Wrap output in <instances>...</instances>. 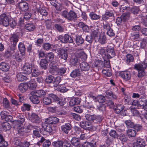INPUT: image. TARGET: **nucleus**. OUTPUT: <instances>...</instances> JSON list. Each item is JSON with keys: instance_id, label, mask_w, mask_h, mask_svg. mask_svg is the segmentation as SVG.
Wrapping results in <instances>:
<instances>
[{"instance_id": "obj_1", "label": "nucleus", "mask_w": 147, "mask_h": 147, "mask_svg": "<svg viewBox=\"0 0 147 147\" xmlns=\"http://www.w3.org/2000/svg\"><path fill=\"white\" fill-rule=\"evenodd\" d=\"M134 69L138 71L137 76L138 78H142L145 75L144 71L147 67V59H145L143 62L139 63H136L134 65Z\"/></svg>"}, {"instance_id": "obj_2", "label": "nucleus", "mask_w": 147, "mask_h": 147, "mask_svg": "<svg viewBox=\"0 0 147 147\" xmlns=\"http://www.w3.org/2000/svg\"><path fill=\"white\" fill-rule=\"evenodd\" d=\"M61 15L65 18L71 21L75 22L78 19L76 13L72 10H71L69 12L63 11Z\"/></svg>"}, {"instance_id": "obj_3", "label": "nucleus", "mask_w": 147, "mask_h": 147, "mask_svg": "<svg viewBox=\"0 0 147 147\" xmlns=\"http://www.w3.org/2000/svg\"><path fill=\"white\" fill-rule=\"evenodd\" d=\"M57 38L58 40L63 43H66L68 42L72 43L73 42V39L71 36L67 34H65L64 36L60 35Z\"/></svg>"}, {"instance_id": "obj_4", "label": "nucleus", "mask_w": 147, "mask_h": 147, "mask_svg": "<svg viewBox=\"0 0 147 147\" xmlns=\"http://www.w3.org/2000/svg\"><path fill=\"white\" fill-rule=\"evenodd\" d=\"M5 13L1 14L0 16V25L7 27L9 25V17Z\"/></svg>"}, {"instance_id": "obj_5", "label": "nucleus", "mask_w": 147, "mask_h": 147, "mask_svg": "<svg viewBox=\"0 0 147 147\" xmlns=\"http://www.w3.org/2000/svg\"><path fill=\"white\" fill-rule=\"evenodd\" d=\"M119 75L124 80L126 81H127L131 79V73L127 70L120 71Z\"/></svg>"}, {"instance_id": "obj_6", "label": "nucleus", "mask_w": 147, "mask_h": 147, "mask_svg": "<svg viewBox=\"0 0 147 147\" xmlns=\"http://www.w3.org/2000/svg\"><path fill=\"white\" fill-rule=\"evenodd\" d=\"M25 121V117L22 115H20L18 116V119L17 121H14L13 123V125L14 128H18L21 126Z\"/></svg>"}, {"instance_id": "obj_7", "label": "nucleus", "mask_w": 147, "mask_h": 147, "mask_svg": "<svg viewBox=\"0 0 147 147\" xmlns=\"http://www.w3.org/2000/svg\"><path fill=\"white\" fill-rule=\"evenodd\" d=\"M114 13L112 10L109 11L108 10H106L105 13L102 15L101 20L106 21L111 17H114Z\"/></svg>"}, {"instance_id": "obj_8", "label": "nucleus", "mask_w": 147, "mask_h": 147, "mask_svg": "<svg viewBox=\"0 0 147 147\" xmlns=\"http://www.w3.org/2000/svg\"><path fill=\"white\" fill-rule=\"evenodd\" d=\"M53 95H55V94H49L47 97H44L42 99V102L44 105H48L52 103V100L54 102V98H53Z\"/></svg>"}, {"instance_id": "obj_9", "label": "nucleus", "mask_w": 147, "mask_h": 147, "mask_svg": "<svg viewBox=\"0 0 147 147\" xmlns=\"http://www.w3.org/2000/svg\"><path fill=\"white\" fill-rule=\"evenodd\" d=\"M42 129L43 131H40V132L43 135L50 134L53 131L51 126L48 123H46L45 125L43 126Z\"/></svg>"}, {"instance_id": "obj_10", "label": "nucleus", "mask_w": 147, "mask_h": 147, "mask_svg": "<svg viewBox=\"0 0 147 147\" xmlns=\"http://www.w3.org/2000/svg\"><path fill=\"white\" fill-rule=\"evenodd\" d=\"M49 72L53 75H57L58 65L54 62H51L49 64Z\"/></svg>"}, {"instance_id": "obj_11", "label": "nucleus", "mask_w": 147, "mask_h": 147, "mask_svg": "<svg viewBox=\"0 0 147 147\" xmlns=\"http://www.w3.org/2000/svg\"><path fill=\"white\" fill-rule=\"evenodd\" d=\"M32 65L28 63H26L22 67L23 73L29 75L32 72Z\"/></svg>"}, {"instance_id": "obj_12", "label": "nucleus", "mask_w": 147, "mask_h": 147, "mask_svg": "<svg viewBox=\"0 0 147 147\" xmlns=\"http://www.w3.org/2000/svg\"><path fill=\"white\" fill-rule=\"evenodd\" d=\"M53 96L54 97L53 98H54V102L59 105L63 106L66 103V101L65 98L62 97L59 98L55 94Z\"/></svg>"}, {"instance_id": "obj_13", "label": "nucleus", "mask_w": 147, "mask_h": 147, "mask_svg": "<svg viewBox=\"0 0 147 147\" xmlns=\"http://www.w3.org/2000/svg\"><path fill=\"white\" fill-rule=\"evenodd\" d=\"M107 52V56L108 59H111L115 56V52L113 48L109 46H107L106 48Z\"/></svg>"}, {"instance_id": "obj_14", "label": "nucleus", "mask_w": 147, "mask_h": 147, "mask_svg": "<svg viewBox=\"0 0 147 147\" xmlns=\"http://www.w3.org/2000/svg\"><path fill=\"white\" fill-rule=\"evenodd\" d=\"M146 145V142L144 139L141 138L138 139L136 143L133 145V147H145Z\"/></svg>"}, {"instance_id": "obj_15", "label": "nucleus", "mask_w": 147, "mask_h": 147, "mask_svg": "<svg viewBox=\"0 0 147 147\" xmlns=\"http://www.w3.org/2000/svg\"><path fill=\"white\" fill-rule=\"evenodd\" d=\"M18 6L19 9L22 11H26L28 9V4L24 1L19 2Z\"/></svg>"}, {"instance_id": "obj_16", "label": "nucleus", "mask_w": 147, "mask_h": 147, "mask_svg": "<svg viewBox=\"0 0 147 147\" xmlns=\"http://www.w3.org/2000/svg\"><path fill=\"white\" fill-rule=\"evenodd\" d=\"M10 69L9 65L5 62H2L0 63V69L3 72L8 71Z\"/></svg>"}, {"instance_id": "obj_17", "label": "nucleus", "mask_w": 147, "mask_h": 147, "mask_svg": "<svg viewBox=\"0 0 147 147\" xmlns=\"http://www.w3.org/2000/svg\"><path fill=\"white\" fill-rule=\"evenodd\" d=\"M61 130L65 133L68 134L71 128V125L69 123H66L61 126Z\"/></svg>"}, {"instance_id": "obj_18", "label": "nucleus", "mask_w": 147, "mask_h": 147, "mask_svg": "<svg viewBox=\"0 0 147 147\" xmlns=\"http://www.w3.org/2000/svg\"><path fill=\"white\" fill-rule=\"evenodd\" d=\"M81 100V99L78 97H73L70 99L69 102V105L72 106L75 105H78L80 104Z\"/></svg>"}, {"instance_id": "obj_19", "label": "nucleus", "mask_w": 147, "mask_h": 147, "mask_svg": "<svg viewBox=\"0 0 147 147\" xmlns=\"http://www.w3.org/2000/svg\"><path fill=\"white\" fill-rule=\"evenodd\" d=\"M30 119V120L33 123H38L40 121V119L38 115L34 113H32Z\"/></svg>"}, {"instance_id": "obj_20", "label": "nucleus", "mask_w": 147, "mask_h": 147, "mask_svg": "<svg viewBox=\"0 0 147 147\" xmlns=\"http://www.w3.org/2000/svg\"><path fill=\"white\" fill-rule=\"evenodd\" d=\"M10 41L14 46H16L19 40V37L16 34H14L10 38Z\"/></svg>"}, {"instance_id": "obj_21", "label": "nucleus", "mask_w": 147, "mask_h": 147, "mask_svg": "<svg viewBox=\"0 0 147 147\" xmlns=\"http://www.w3.org/2000/svg\"><path fill=\"white\" fill-rule=\"evenodd\" d=\"M55 55L52 52H49L45 55V59L46 61L49 62H53L52 60L54 59Z\"/></svg>"}, {"instance_id": "obj_22", "label": "nucleus", "mask_w": 147, "mask_h": 147, "mask_svg": "<svg viewBox=\"0 0 147 147\" xmlns=\"http://www.w3.org/2000/svg\"><path fill=\"white\" fill-rule=\"evenodd\" d=\"M32 3L34 2L35 3L34 5H33V10L35 11L36 12H37L38 13L39 12L41 7V5L40 4L37 3L38 1L37 0H31Z\"/></svg>"}, {"instance_id": "obj_23", "label": "nucleus", "mask_w": 147, "mask_h": 147, "mask_svg": "<svg viewBox=\"0 0 147 147\" xmlns=\"http://www.w3.org/2000/svg\"><path fill=\"white\" fill-rule=\"evenodd\" d=\"M80 65L82 70L84 71H88L90 68L89 65L87 63L84 62H82Z\"/></svg>"}, {"instance_id": "obj_24", "label": "nucleus", "mask_w": 147, "mask_h": 147, "mask_svg": "<svg viewBox=\"0 0 147 147\" xmlns=\"http://www.w3.org/2000/svg\"><path fill=\"white\" fill-rule=\"evenodd\" d=\"M123 101L125 104L131 105L132 99L131 98L130 94H125L124 96Z\"/></svg>"}, {"instance_id": "obj_25", "label": "nucleus", "mask_w": 147, "mask_h": 147, "mask_svg": "<svg viewBox=\"0 0 147 147\" xmlns=\"http://www.w3.org/2000/svg\"><path fill=\"white\" fill-rule=\"evenodd\" d=\"M25 28L28 31L31 32L33 31L34 29L35 28V25L33 23H28L26 24Z\"/></svg>"}, {"instance_id": "obj_26", "label": "nucleus", "mask_w": 147, "mask_h": 147, "mask_svg": "<svg viewBox=\"0 0 147 147\" xmlns=\"http://www.w3.org/2000/svg\"><path fill=\"white\" fill-rule=\"evenodd\" d=\"M18 88L20 92L23 93L27 89L28 85L24 83H21L19 85Z\"/></svg>"}, {"instance_id": "obj_27", "label": "nucleus", "mask_w": 147, "mask_h": 147, "mask_svg": "<svg viewBox=\"0 0 147 147\" xmlns=\"http://www.w3.org/2000/svg\"><path fill=\"white\" fill-rule=\"evenodd\" d=\"M48 62L45 59H42L40 61V65L41 68L44 69H47Z\"/></svg>"}, {"instance_id": "obj_28", "label": "nucleus", "mask_w": 147, "mask_h": 147, "mask_svg": "<svg viewBox=\"0 0 147 147\" xmlns=\"http://www.w3.org/2000/svg\"><path fill=\"white\" fill-rule=\"evenodd\" d=\"M73 130L75 134L78 137L79 135L83 132V130L81 127L75 126L73 127Z\"/></svg>"}, {"instance_id": "obj_29", "label": "nucleus", "mask_w": 147, "mask_h": 147, "mask_svg": "<svg viewBox=\"0 0 147 147\" xmlns=\"http://www.w3.org/2000/svg\"><path fill=\"white\" fill-rule=\"evenodd\" d=\"M29 132L24 127L20 128L18 130V133L21 136H27Z\"/></svg>"}, {"instance_id": "obj_30", "label": "nucleus", "mask_w": 147, "mask_h": 147, "mask_svg": "<svg viewBox=\"0 0 147 147\" xmlns=\"http://www.w3.org/2000/svg\"><path fill=\"white\" fill-rule=\"evenodd\" d=\"M96 142L95 140H93L91 142H85L82 146L83 147H95L96 146Z\"/></svg>"}, {"instance_id": "obj_31", "label": "nucleus", "mask_w": 147, "mask_h": 147, "mask_svg": "<svg viewBox=\"0 0 147 147\" xmlns=\"http://www.w3.org/2000/svg\"><path fill=\"white\" fill-rule=\"evenodd\" d=\"M31 107V106L30 104L24 103L21 107V110L23 112L30 111Z\"/></svg>"}, {"instance_id": "obj_32", "label": "nucleus", "mask_w": 147, "mask_h": 147, "mask_svg": "<svg viewBox=\"0 0 147 147\" xmlns=\"http://www.w3.org/2000/svg\"><path fill=\"white\" fill-rule=\"evenodd\" d=\"M99 54L101 55L105 60V57H106V51L104 47H98L97 48Z\"/></svg>"}, {"instance_id": "obj_33", "label": "nucleus", "mask_w": 147, "mask_h": 147, "mask_svg": "<svg viewBox=\"0 0 147 147\" xmlns=\"http://www.w3.org/2000/svg\"><path fill=\"white\" fill-rule=\"evenodd\" d=\"M18 48L21 53L23 55L25 54L26 48L24 44L22 42H20L18 44Z\"/></svg>"}, {"instance_id": "obj_34", "label": "nucleus", "mask_w": 147, "mask_h": 147, "mask_svg": "<svg viewBox=\"0 0 147 147\" xmlns=\"http://www.w3.org/2000/svg\"><path fill=\"white\" fill-rule=\"evenodd\" d=\"M17 78L19 82L26 81L27 79L26 76L24 75L20 72L18 73L17 74Z\"/></svg>"}, {"instance_id": "obj_35", "label": "nucleus", "mask_w": 147, "mask_h": 147, "mask_svg": "<svg viewBox=\"0 0 147 147\" xmlns=\"http://www.w3.org/2000/svg\"><path fill=\"white\" fill-rule=\"evenodd\" d=\"M71 142L72 144L75 146H78L80 145L79 139L75 137L72 138Z\"/></svg>"}, {"instance_id": "obj_36", "label": "nucleus", "mask_w": 147, "mask_h": 147, "mask_svg": "<svg viewBox=\"0 0 147 147\" xmlns=\"http://www.w3.org/2000/svg\"><path fill=\"white\" fill-rule=\"evenodd\" d=\"M80 71L79 69L73 70L70 73V76L72 78L79 77L80 76Z\"/></svg>"}, {"instance_id": "obj_37", "label": "nucleus", "mask_w": 147, "mask_h": 147, "mask_svg": "<svg viewBox=\"0 0 147 147\" xmlns=\"http://www.w3.org/2000/svg\"><path fill=\"white\" fill-rule=\"evenodd\" d=\"M1 125L3 130H4L5 131L10 130L11 128V126L10 124L7 122L3 123Z\"/></svg>"}, {"instance_id": "obj_38", "label": "nucleus", "mask_w": 147, "mask_h": 147, "mask_svg": "<svg viewBox=\"0 0 147 147\" xmlns=\"http://www.w3.org/2000/svg\"><path fill=\"white\" fill-rule=\"evenodd\" d=\"M60 55L61 57L64 60H66L67 57L68 55L67 49H62L60 52Z\"/></svg>"}, {"instance_id": "obj_39", "label": "nucleus", "mask_w": 147, "mask_h": 147, "mask_svg": "<svg viewBox=\"0 0 147 147\" xmlns=\"http://www.w3.org/2000/svg\"><path fill=\"white\" fill-rule=\"evenodd\" d=\"M125 62L129 63L134 61V58L133 55L131 54H127L126 56Z\"/></svg>"}, {"instance_id": "obj_40", "label": "nucleus", "mask_w": 147, "mask_h": 147, "mask_svg": "<svg viewBox=\"0 0 147 147\" xmlns=\"http://www.w3.org/2000/svg\"><path fill=\"white\" fill-rule=\"evenodd\" d=\"M91 19L92 20H98L101 18V16L97 15L94 12H90L89 15Z\"/></svg>"}, {"instance_id": "obj_41", "label": "nucleus", "mask_w": 147, "mask_h": 147, "mask_svg": "<svg viewBox=\"0 0 147 147\" xmlns=\"http://www.w3.org/2000/svg\"><path fill=\"white\" fill-rule=\"evenodd\" d=\"M36 95V96L38 97H41L43 96L46 94V92L45 91L42 90H36L34 93Z\"/></svg>"}, {"instance_id": "obj_42", "label": "nucleus", "mask_w": 147, "mask_h": 147, "mask_svg": "<svg viewBox=\"0 0 147 147\" xmlns=\"http://www.w3.org/2000/svg\"><path fill=\"white\" fill-rule=\"evenodd\" d=\"M124 107L123 105H117L114 108L115 112L116 113H120L124 109Z\"/></svg>"}, {"instance_id": "obj_43", "label": "nucleus", "mask_w": 147, "mask_h": 147, "mask_svg": "<svg viewBox=\"0 0 147 147\" xmlns=\"http://www.w3.org/2000/svg\"><path fill=\"white\" fill-rule=\"evenodd\" d=\"M58 90L62 93L65 92L68 90V89L65 86V85H60L57 88Z\"/></svg>"}, {"instance_id": "obj_44", "label": "nucleus", "mask_w": 147, "mask_h": 147, "mask_svg": "<svg viewBox=\"0 0 147 147\" xmlns=\"http://www.w3.org/2000/svg\"><path fill=\"white\" fill-rule=\"evenodd\" d=\"M130 14L129 12L127 11V12L123 13L121 16L123 20V22H126L129 19L130 16Z\"/></svg>"}, {"instance_id": "obj_45", "label": "nucleus", "mask_w": 147, "mask_h": 147, "mask_svg": "<svg viewBox=\"0 0 147 147\" xmlns=\"http://www.w3.org/2000/svg\"><path fill=\"white\" fill-rule=\"evenodd\" d=\"M78 56L82 61H85L87 59L86 55L82 50L80 51L78 53Z\"/></svg>"}, {"instance_id": "obj_46", "label": "nucleus", "mask_w": 147, "mask_h": 147, "mask_svg": "<svg viewBox=\"0 0 147 147\" xmlns=\"http://www.w3.org/2000/svg\"><path fill=\"white\" fill-rule=\"evenodd\" d=\"M76 43L77 45L80 46L83 43L84 40L82 37V36H78L76 37Z\"/></svg>"}, {"instance_id": "obj_47", "label": "nucleus", "mask_w": 147, "mask_h": 147, "mask_svg": "<svg viewBox=\"0 0 147 147\" xmlns=\"http://www.w3.org/2000/svg\"><path fill=\"white\" fill-rule=\"evenodd\" d=\"M38 97L34 93L33 95L30 97V99L32 102L35 104H37L39 102Z\"/></svg>"}, {"instance_id": "obj_48", "label": "nucleus", "mask_w": 147, "mask_h": 147, "mask_svg": "<svg viewBox=\"0 0 147 147\" xmlns=\"http://www.w3.org/2000/svg\"><path fill=\"white\" fill-rule=\"evenodd\" d=\"M36 128H34V129H35L33 130V135L36 138H39L41 137L39 131H40V128L37 126H36Z\"/></svg>"}, {"instance_id": "obj_49", "label": "nucleus", "mask_w": 147, "mask_h": 147, "mask_svg": "<svg viewBox=\"0 0 147 147\" xmlns=\"http://www.w3.org/2000/svg\"><path fill=\"white\" fill-rule=\"evenodd\" d=\"M127 134L129 138L134 137L136 135V132L135 130L130 129L127 131Z\"/></svg>"}, {"instance_id": "obj_50", "label": "nucleus", "mask_w": 147, "mask_h": 147, "mask_svg": "<svg viewBox=\"0 0 147 147\" xmlns=\"http://www.w3.org/2000/svg\"><path fill=\"white\" fill-rule=\"evenodd\" d=\"M138 32H133L131 34V39L134 41L139 40L140 36Z\"/></svg>"}, {"instance_id": "obj_51", "label": "nucleus", "mask_w": 147, "mask_h": 147, "mask_svg": "<svg viewBox=\"0 0 147 147\" xmlns=\"http://www.w3.org/2000/svg\"><path fill=\"white\" fill-rule=\"evenodd\" d=\"M78 61V59L77 57L74 55L72 56L70 60V62L71 64L73 65H76Z\"/></svg>"}, {"instance_id": "obj_52", "label": "nucleus", "mask_w": 147, "mask_h": 147, "mask_svg": "<svg viewBox=\"0 0 147 147\" xmlns=\"http://www.w3.org/2000/svg\"><path fill=\"white\" fill-rule=\"evenodd\" d=\"M54 77L51 76L50 75L47 76L45 79V82L47 84H53Z\"/></svg>"}, {"instance_id": "obj_53", "label": "nucleus", "mask_w": 147, "mask_h": 147, "mask_svg": "<svg viewBox=\"0 0 147 147\" xmlns=\"http://www.w3.org/2000/svg\"><path fill=\"white\" fill-rule=\"evenodd\" d=\"M63 144V142L61 140H58L52 143V145L54 147H61Z\"/></svg>"}, {"instance_id": "obj_54", "label": "nucleus", "mask_w": 147, "mask_h": 147, "mask_svg": "<svg viewBox=\"0 0 147 147\" xmlns=\"http://www.w3.org/2000/svg\"><path fill=\"white\" fill-rule=\"evenodd\" d=\"M32 69L33 70V71H32V74L33 76L37 77L40 75V72L37 68L33 67Z\"/></svg>"}, {"instance_id": "obj_55", "label": "nucleus", "mask_w": 147, "mask_h": 147, "mask_svg": "<svg viewBox=\"0 0 147 147\" xmlns=\"http://www.w3.org/2000/svg\"><path fill=\"white\" fill-rule=\"evenodd\" d=\"M102 117L101 116H96V115H95L94 118L93 122L94 123L99 124L102 122Z\"/></svg>"}, {"instance_id": "obj_56", "label": "nucleus", "mask_w": 147, "mask_h": 147, "mask_svg": "<svg viewBox=\"0 0 147 147\" xmlns=\"http://www.w3.org/2000/svg\"><path fill=\"white\" fill-rule=\"evenodd\" d=\"M130 10L132 13L134 14H137L139 12L140 9L138 7L134 6L131 8L130 7Z\"/></svg>"}, {"instance_id": "obj_57", "label": "nucleus", "mask_w": 147, "mask_h": 147, "mask_svg": "<svg viewBox=\"0 0 147 147\" xmlns=\"http://www.w3.org/2000/svg\"><path fill=\"white\" fill-rule=\"evenodd\" d=\"M67 69L65 67L58 68L57 71V75L62 76L65 73Z\"/></svg>"}, {"instance_id": "obj_58", "label": "nucleus", "mask_w": 147, "mask_h": 147, "mask_svg": "<svg viewBox=\"0 0 147 147\" xmlns=\"http://www.w3.org/2000/svg\"><path fill=\"white\" fill-rule=\"evenodd\" d=\"M52 45L49 43H45L43 44L42 48L43 49L46 51H48L51 48Z\"/></svg>"}, {"instance_id": "obj_59", "label": "nucleus", "mask_w": 147, "mask_h": 147, "mask_svg": "<svg viewBox=\"0 0 147 147\" xmlns=\"http://www.w3.org/2000/svg\"><path fill=\"white\" fill-rule=\"evenodd\" d=\"M107 38L105 35H103L100 37L98 40L99 42L102 45H104L107 42Z\"/></svg>"}, {"instance_id": "obj_60", "label": "nucleus", "mask_w": 147, "mask_h": 147, "mask_svg": "<svg viewBox=\"0 0 147 147\" xmlns=\"http://www.w3.org/2000/svg\"><path fill=\"white\" fill-rule=\"evenodd\" d=\"M95 100H97L99 103L102 104H103L104 102H105V97L102 95L98 96L96 97V99Z\"/></svg>"}, {"instance_id": "obj_61", "label": "nucleus", "mask_w": 147, "mask_h": 147, "mask_svg": "<svg viewBox=\"0 0 147 147\" xmlns=\"http://www.w3.org/2000/svg\"><path fill=\"white\" fill-rule=\"evenodd\" d=\"M110 136L114 138H118L119 135L117 133L116 131L113 129H112L109 132Z\"/></svg>"}, {"instance_id": "obj_62", "label": "nucleus", "mask_w": 147, "mask_h": 147, "mask_svg": "<svg viewBox=\"0 0 147 147\" xmlns=\"http://www.w3.org/2000/svg\"><path fill=\"white\" fill-rule=\"evenodd\" d=\"M27 85H28V87H29L31 90L34 89L36 86V83L32 81L29 82Z\"/></svg>"}, {"instance_id": "obj_63", "label": "nucleus", "mask_w": 147, "mask_h": 147, "mask_svg": "<svg viewBox=\"0 0 147 147\" xmlns=\"http://www.w3.org/2000/svg\"><path fill=\"white\" fill-rule=\"evenodd\" d=\"M96 109L99 111L103 112L106 109V106L103 104L100 103L97 106Z\"/></svg>"}, {"instance_id": "obj_64", "label": "nucleus", "mask_w": 147, "mask_h": 147, "mask_svg": "<svg viewBox=\"0 0 147 147\" xmlns=\"http://www.w3.org/2000/svg\"><path fill=\"white\" fill-rule=\"evenodd\" d=\"M24 127L26 129H27V130L29 132L32 129L34 128H36V126H34L32 124L30 123H28L25 125L24 126Z\"/></svg>"}]
</instances>
